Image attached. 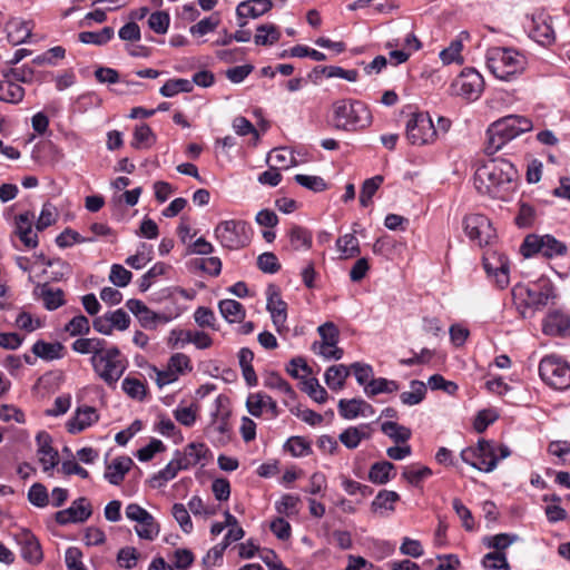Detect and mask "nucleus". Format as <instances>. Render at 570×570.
I'll list each match as a JSON object with an SVG mask.
<instances>
[{"mask_svg": "<svg viewBox=\"0 0 570 570\" xmlns=\"http://www.w3.org/2000/svg\"><path fill=\"white\" fill-rule=\"evenodd\" d=\"M180 470H185L179 458L171 460L163 470L155 474L150 479V483L154 488H160L168 481L173 480Z\"/></svg>", "mask_w": 570, "mask_h": 570, "instance_id": "nucleus-34", "label": "nucleus"}, {"mask_svg": "<svg viewBox=\"0 0 570 570\" xmlns=\"http://www.w3.org/2000/svg\"><path fill=\"white\" fill-rule=\"evenodd\" d=\"M169 367L179 376L193 370L190 358L184 353H175L168 360Z\"/></svg>", "mask_w": 570, "mask_h": 570, "instance_id": "nucleus-63", "label": "nucleus"}, {"mask_svg": "<svg viewBox=\"0 0 570 570\" xmlns=\"http://www.w3.org/2000/svg\"><path fill=\"white\" fill-rule=\"evenodd\" d=\"M484 88V80L481 73L473 68H465L452 82L455 95L469 100H476Z\"/></svg>", "mask_w": 570, "mask_h": 570, "instance_id": "nucleus-12", "label": "nucleus"}, {"mask_svg": "<svg viewBox=\"0 0 570 570\" xmlns=\"http://www.w3.org/2000/svg\"><path fill=\"white\" fill-rule=\"evenodd\" d=\"M92 514V507L85 497L76 499L71 505L60 510L55 514V520L60 525L69 523H81L87 521Z\"/></svg>", "mask_w": 570, "mask_h": 570, "instance_id": "nucleus-14", "label": "nucleus"}, {"mask_svg": "<svg viewBox=\"0 0 570 570\" xmlns=\"http://www.w3.org/2000/svg\"><path fill=\"white\" fill-rule=\"evenodd\" d=\"M395 475V466L389 461L372 464L368 471V480L375 484H385Z\"/></svg>", "mask_w": 570, "mask_h": 570, "instance_id": "nucleus-29", "label": "nucleus"}, {"mask_svg": "<svg viewBox=\"0 0 570 570\" xmlns=\"http://www.w3.org/2000/svg\"><path fill=\"white\" fill-rule=\"evenodd\" d=\"M177 456L179 458L183 468L188 470L197 464L205 466L206 462L212 456V453L205 443L191 442L185 446L183 453L177 452Z\"/></svg>", "mask_w": 570, "mask_h": 570, "instance_id": "nucleus-18", "label": "nucleus"}, {"mask_svg": "<svg viewBox=\"0 0 570 570\" xmlns=\"http://www.w3.org/2000/svg\"><path fill=\"white\" fill-rule=\"evenodd\" d=\"M266 308L271 313L273 324L278 333L286 328L287 304L282 299L279 288L276 285H269L266 291Z\"/></svg>", "mask_w": 570, "mask_h": 570, "instance_id": "nucleus-15", "label": "nucleus"}, {"mask_svg": "<svg viewBox=\"0 0 570 570\" xmlns=\"http://www.w3.org/2000/svg\"><path fill=\"white\" fill-rule=\"evenodd\" d=\"M482 566L491 570H510L507 556L501 551L489 552L483 557Z\"/></svg>", "mask_w": 570, "mask_h": 570, "instance_id": "nucleus-51", "label": "nucleus"}, {"mask_svg": "<svg viewBox=\"0 0 570 570\" xmlns=\"http://www.w3.org/2000/svg\"><path fill=\"white\" fill-rule=\"evenodd\" d=\"M220 22L219 14L214 13L210 17L204 18L196 24L191 26L189 31L194 36H205L214 31Z\"/></svg>", "mask_w": 570, "mask_h": 570, "instance_id": "nucleus-56", "label": "nucleus"}, {"mask_svg": "<svg viewBox=\"0 0 570 570\" xmlns=\"http://www.w3.org/2000/svg\"><path fill=\"white\" fill-rule=\"evenodd\" d=\"M365 393L368 396H375L381 393H393L399 390V384L395 381L387 380L384 377L372 379L368 384L365 385Z\"/></svg>", "mask_w": 570, "mask_h": 570, "instance_id": "nucleus-41", "label": "nucleus"}, {"mask_svg": "<svg viewBox=\"0 0 570 570\" xmlns=\"http://www.w3.org/2000/svg\"><path fill=\"white\" fill-rule=\"evenodd\" d=\"M336 248L340 252L342 259L353 258L360 255V242L353 233L345 234L337 238Z\"/></svg>", "mask_w": 570, "mask_h": 570, "instance_id": "nucleus-30", "label": "nucleus"}, {"mask_svg": "<svg viewBox=\"0 0 570 570\" xmlns=\"http://www.w3.org/2000/svg\"><path fill=\"white\" fill-rule=\"evenodd\" d=\"M294 179L298 185L315 193L323 191L327 188V184L320 176L297 174L295 175Z\"/></svg>", "mask_w": 570, "mask_h": 570, "instance_id": "nucleus-59", "label": "nucleus"}, {"mask_svg": "<svg viewBox=\"0 0 570 570\" xmlns=\"http://www.w3.org/2000/svg\"><path fill=\"white\" fill-rule=\"evenodd\" d=\"M114 29L111 27H105L100 31H83L79 33V40L82 43H91L102 46L107 43L114 37Z\"/></svg>", "mask_w": 570, "mask_h": 570, "instance_id": "nucleus-48", "label": "nucleus"}, {"mask_svg": "<svg viewBox=\"0 0 570 570\" xmlns=\"http://www.w3.org/2000/svg\"><path fill=\"white\" fill-rule=\"evenodd\" d=\"M65 331L71 336L87 335L90 332L89 320L82 314L76 315L65 325Z\"/></svg>", "mask_w": 570, "mask_h": 570, "instance_id": "nucleus-50", "label": "nucleus"}, {"mask_svg": "<svg viewBox=\"0 0 570 570\" xmlns=\"http://www.w3.org/2000/svg\"><path fill=\"white\" fill-rule=\"evenodd\" d=\"M132 460L129 456L116 458L110 464L107 465L105 471V479L114 485H119L126 473L130 470Z\"/></svg>", "mask_w": 570, "mask_h": 570, "instance_id": "nucleus-26", "label": "nucleus"}, {"mask_svg": "<svg viewBox=\"0 0 570 570\" xmlns=\"http://www.w3.org/2000/svg\"><path fill=\"white\" fill-rule=\"evenodd\" d=\"M542 331L550 336L570 335V316L559 311L550 312L543 320Z\"/></svg>", "mask_w": 570, "mask_h": 570, "instance_id": "nucleus-20", "label": "nucleus"}, {"mask_svg": "<svg viewBox=\"0 0 570 570\" xmlns=\"http://www.w3.org/2000/svg\"><path fill=\"white\" fill-rule=\"evenodd\" d=\"M107 345V342L102 338L98 337H91V338H85L80 337L77 338L71 347L75 352L79 354H92V356L98 355L101 350Z\"/></svg>", "mask_w": 570, "mask_h": 570, "instance_id": "nucleus-35", "label": "nucleus"}, {"mask_svg": "<svg viewBox=\"0 0 570 570\" xmlns=\"http://www.w3.org/2000/svg\"><path fill=\"white\" fill-rule=\"evenodd\" d=\"M171 513L181 530L185 533H190L193 530V522L187 508L183 503H175L173 505Z\"/></svg>", "mask_w": 570, "mask_h": 570, "instance_id": "nucleus-62", "label": "nucleus"}, {"mask_svg": "<svg viewBox=\"0 0 570 570\" xmlns=\"http://www.w3.org/2000/svg\"><path fill=\"white\" fill-rule=\"evenodd\" d=\"M139 552L134 547L121 548L117 553V561L121 568L132 569L137 566L139 560Z\"/></svg>", "mask_w": 570, "mask_h": 570, "instance_id": "nucleus-61", "label": "nucleus"}, {"mask_svg": "<svg viewBox=\"0 0 570 570\" xmlns=\"http://www.w3.org/2000/svg\"><path fill=\"white\" fill-rule=\"evenodd\" d=\"M382 183L383 176L381 175L368 178L363 183L360 193V204L362 207H367L371 204L372 197L375 195Z\"/></svg>", "mask_w": 570, "mask_h": 570, "instance_id": "nucleus-47", "label": "nucleus"}, {"mask_svg": "<svg viewBox=\"0 0 570 570\" xmlns=\"http://www.w3.org/2000/svg\"><path fill=\"white\" fill-rule=\"evenodd\" d=\"M517 540V535L508 533H499L492 537L484 538L483 542L488 548L494 549V551L504 552Z\"/></svg>", "mask_w": 570, "mask_h": 570, "instance_id": "nucleus-58", "label": "nucleus"}, {"mask_svg": "<svg viewBox=\"0 0 570 570\" xmlns=\"http://www.w3.org/2000/svg\"><path fill=\"white\" fill-rule=\"evenodd\" d=\"M513 295L522 297L528 307L539 309L548 305L549 301L553 297V288L549 284H546L542 287L518 286L513 289Z\"/></svg>", "mask_w": 570, "mask_h": 570, "instance_id": "nucleus-16", "label": "nucleus"}, {"mask_svg": "<svg viewBox=\"0 0 570 570\" xmlns=\"http://www.w3.org/2000/svg\"><path fill=\"white\" fill-rule=\"evenodd\" d=\"M98 420L99 414L95 407H78L75 415L68 421L67 430L71 434H77L95 424Z\"/></svg>", "mask_w": 570, "mask_h": 570, "instance_id": "nucleus-22", "label": "nucleus"}, {"mask_svg": "<svg viewBox=\"0 0 570 570\" xmlns=\"http://www.w3.org/2000/svg\"><path fill=\"white\" fill-rule=\"evenodd\" d=\"M155 141L156 137L147 124L136 126L131 147L135 149L149 148L155 144Z\"/></svg>", "mask_w": 570, "mask_h": 570, "instance_id": "nucleus-37", "label": "nucleus"}, {"mask_svg": "<svg viewBox=\"0 0 570 570\" xmlns=\"http://www.w3.org/2000/svg\"><path fill=\"white\" fill-rule=\"evenodd\" d=\"M381 431L396 443H405L412 435L409 428L393 421L383 422Z\"/></svg>", "mask_w": 570, "mask_h": 570, "instance_id": "nucleus-38", "label": "nucleus"}, {"mask_svg": "<svg viewBox=\"0 0 570 570\" xmlns=\"http://www.w3.org/2000/svg\"><path fill=\"white\" fill-rule=\"evenodd\" d=\"M532 127L531 119L519 115H509L493 121L485 132L484 153L489 156L494 155L519 135L530 131Z\"/></svg>", "mask_w": 570, "mask_h": 570, "instance_id": "nucleus-2", "label": "nucleus"}, {"mask_svg": "<svg viewBox=\"0 0 570 570\" xmlns=\"http://www.w3.org/2000/svg\"><path fill=\"white\" fill-rule=\"evenodd\" d=\"M484 268L488 274H493L499 287L504 288L509 284V264L502 258L499 259V265L493 266L490 258H484Z\"/></svg>", "mask_w": 570, "mask_h": 570, "instance_id": "nucleus-42", "label": "nucleus"}, {"mask_svg": "<svg viewBox=\"0 0 570 570\" xmlns=\"http://www.w3.org/2000/svg\"><path fill=\"white\" fill-rule=\"evenodd\" d=\"M193 89L194 87L190 80L178 78L167 80L159 89V92L164 97H174L179 92H190Z\"/></svg>", "mask_w": 570, "mask_h": 570, "instance_id": "nucleus-43", "label": "nucleus"}, {"mask_svg": "<svg viewBox=\"0 0 570 570\" xmlns=\"http://www.w3.org/2000/svg\"><path fill=\"white\" fill-rule=\"evenodd\" d=\"M169 22V14L165 11L153 12L148 18L149 28L158 35H164L167 32Z\"/></svg>", "mask_w": 570, "mask_h": 570, "instance_id": "nucleus-60", "label": "nucleus"}, {"mask_svg": "<svg viewBox=\"0 0 570 570\" xmlns=\"http://www.w3.org/2000/svg\"><path fill=\"white\" fill-rule=\"evenodd\" d=\"M366 411L373 413L371 404L361 399H342L338 401V413L346 420H353L360 415H366Z\"/></svg>", "mask_w": 570, "mask_h": 570, "instance_id": "nucleus-25", "label": "nucleus"}, {"mask_svg": "<svg viewBox=\"0 0 570 570\" xmlns=\"http://www.w3.org/2000/svg\"><path fill=\"white\" fill-rule=\"evenodd\" d=\"M281 38V31L275 24L265 23L259 24L256 29L254 41L257 46H271L277 42Z\"/></svg>", "mask_w": 570, "mask_h": 570, "instance_id": "nucleus-36", "label": "nucleus"}, {"mask_svg": "<svg viewBox=\"0 0 570 570\" xmlns=\"http://www.w3.org/2000/svg\"><path fill=\"white\" fill-rule=\"evenodd\" d=\"M527 28L530 37L542 46H550L556 40V33L551 24V17L544 11H538L527 16Z\"/></svg>", "mask_w": 570, "mask_h": 570, "instance_id": "nucleus-13", "label": "nucleus"}, {"mask_svg": "<svg viewBox=\"0 0 570 570\" xmlns=\"http://www.w3.org/2000/svg\"><path fill=\"white\" fill-rule=\"evenodd\" d=\"M285 450L288 451L293 456H304L311 453V444L302 436L289 438L285 445Z\"/></svg>", "mask_w": 570, "mask_h": 570, "instance_id": "nucleus-55", "label": "nucleus"}, {"mask_svg": "<svg viewBox=\"0 0 570 570\" xmlns=\"http://www.w3.org/2000/svg\"><path fill=\"white\" fill-rule=\"evenodd\" d=\"M63 291L52 289L47 284L40 286V296L43 305L49 311H55L65 304Z\"/></svg>", "mask_w": 570, "mask_h": 570, "instance_id": "nucleus-40", "label": "nucleus"}, {"mask_svg": "<svg viewBox=\"0 0 570 570\" xmlns=\"http://www.w3.org/2000/svg\"><path fill=\"white\" fill-rule=\"evenodd\" d=\"M246 406L248 412L255 417L262 416L264 410L268 411L272 414V417H277L279 415V409L276 401L263 392L250 393L247 397Z\"/></svg>", "mask_w": 570, "mask_h": 570, "instance_id": "nucleus-19", "label": "nucleus"}, {"mask_svg": "<svg viewBox=\"0 0 570 570\" xmlns=\"http://www.w3.org/2000/svg\"><path fill=\"white\" fill-rule=\"evenodd\" d=\"M36 441L39 461L43 466V471H49L58 465V452L51 446V436L47 432L41 431L37 434Z\"/></svg>", "mask_w": 570, "mask_h": 570, "instance_id": "nucleus-21", "label": "nucleus"}, {"mask_svg": "<svg viewBox=\"0 0 570 570\" xmlns=\"http://www.w3.org/2000/svg\"><path fill=\"white\" fill-rule=\"evenodd\" d=\"M257 267L266 274H275L281 271L277 256L272 252H265L257 257Z\"/></svg>", "mask_w": 570, "mask_h": 570, "instance_id": "nucleus-57", "label": "nucleus"}, {"mask_svg": "<svg viewBox=\"0 0 570 570\" xmlns=\"http://www.w3.org/2000/svg\"><path fill=\"white\" fill-rule=\"evenodd\" d=\"M426 394V386L423 382L413 380L411 382V391L400 394V399L405 405H416L421 403Z\"/></svg>", "mask_w": 570, "mask_h": 570, "instance_id": "nucleus-44", "label": "nucleus"}, {"mask_svg": "<svg viewBox=\"0 0 570 570\" xmlns=\"http://www.w3.org/2000/svg\"><path fill=\"white\" fill-rule=\"evenodd\" d=\"M94 240H95L94 237H89V238L82 237L78 232L70 229V228H66L56 238L57 245L61 248L70 247L73 244L94 242Z\"/></svg>", "mask_w": 570, "mask_h": 570, "instance_id": "nucleus-53", "label": "nucleus"}, {"mask_svg": "<svg viewBox=\"0 0 570 570\" xmlns=\"http://www.w3.org/2000/svg\"><path fill=\"white\" fill-rule=\"evenodd\" d=\"M121 386L122 391L131 399L142 400L146 395V386L138 379L127 376Z\"/></svg>", "mask_w": 570, "mask_h": 570, "instance_id": "nucleus-54", "label": "nucleus"}, {"mask_svg": "<svg viewBox=\"0 0 570 570\" xmlns=\"http://www.w3.org/2000/svg\"><path fill=\"white\" fill-rule=\"evenodd\" d=\"M272 8L273 2L271 0H246L237 6L236 16L238 20L256 19L268 12Z\"/></svg>", "mask_w": 570, "mask_h": 570, "instance_id": "nucleus-24", "label": "nucleus"}, {"mask_svg": "<svg viewBox=\"0 0 570 570\" xmlns=\"http://www.w3.org/2000/svg\"><path fill=\"white\" fill-rule=\"evenodd\" d=\"M462 225L465 235L479 246L491 244L497 236L492 223L482 214H469L464 216Z\"/></svg>", "mask_w": 570, "mask_h": 570, "instance_id": "nucleus-11", "label": "nucleus"}, {"mask_svg": "<svg viewBox=\"0 0 570 570\" xmlns=\"http://www.w3.org/2000/svg\"><path fill=\"white\" fill-rule=\"evenodd\" d=\"M253 230L246 220L243 219H225L219 222L215 229V239L225 249L238 250L252 240Z\"/></svg>", "mask_w": 570, "mask_h": 570, "instance_id": "nucleus-7", "label": "nucleus"}, {"mask_svg": "<svg viewBox=\"0 0 570 570\" xmlns=\"http://www.w3.org/2000/svg\"><path fill=\"white\" fill-rule=\"evenodd\" d=\"M264 386L271 390H276L287 395L289 399H294L296 395L291 384L276 372H272L265 377Z\"/></svg>", "mask_w": 570, "mask_h": 570, "instance_id": "nucleus-46", "label": "nucleus"}, {"mask_svg": "<svg viewBox=\"0 0 570 570\" xmlns=\"http://www.w3.org/2000/svg\"><path fill=\"white\" fill-rule=\"evenodd\" d=\"M539 374L543 382L556 390L570 387V365L559 356L543 357L539 364Z\"/></svg>", "mask_w": 570, "mask_h": 570, "instance_id": "nucleus-9", "label": "nucleus"}, {"mask_svg": "<svg viewBox=\"0 0 570 570\" xmlns=\"http://www.w3.org/2000/svg\"><path fill=\"white\" fill-rule=\"evenodd\" d=\"M520 252L524 257H531L537 254H541L544 257L551 258L554 256L564 255L567 246L562 242L558 240L551 235H528L521 247Z\"/></svg>", "mask_w": 570, "mask_h": 570, "instance_id": "nucleus-10", "label": "nucleus"}, {"mask_svg": "<svg viewBox=\"0 0 570 570\" xmlns=\"http://www.w3.org/2000/svg\"><path fill=\"white\" fill-rule=\"evenodd\" d=\"M528 60L524 55L503 47H493L487 51V66L500 80H511L525 70Z\"/></svg>", "mask_w": 570, "mask_h": 570, "instance_id": "nucleus-3", "label": "nucleus"}, {"mask_svg": "<svg viewBox=\"0 0 570 570\" xmlns=\"http://www.w3.org/2000/svg\"><path fill=\"white\" fill-rule=\"evenodd\" d=\"M7 39L12 46L27 42L32 36L33 24L19 18H12L7 23Z\"/></svg>", "mask_w": 570, "mask_h": 570, "instance_id": "nucleus-23", "label": "nucleus"}, {"mask_svg": "<svg viewBox=\"0 0 570 570\" xmlns=\"http://www.w3.org/2000/svg\"><path fill=\"white\" fill-rule=\"evenodd\" d=\"M16 540L21 547V557L24 561L37 564L43 559L41 546L36 535L28 529H22L16 534Z\"/></svg>", "mask_w": 570, "mask_h": 570, "instance_id": "nucleus-17", "label": "nucleus"}, {"mask_svg": "<svg viewBox=\"0 0 570 570\" xmlns=\"http://www.w3.org/2000/svg\"><path fill=\"white\" fill-rule=\"evenodd\" d=\"M335 128L355 131L367 127L372 116L366 105L360 100L340 99L333 104Z\"/></svg>", "mask_w": 570, "mask_h": 570, "instance_id": "nucleus-5", "label": "nucleus"}, {"mask_svg": "<svg viewBox=\"0 0 570 570\" xmlns=\"http://www.w3.org/2000/svg\"><path fill=\"white\" fill-rule=\"evenodd\" d=\"M63 345L59 342L48 343L37 341L32 346V353L42 360L52 361L62 357Z\"/></svg>", "mask_w": 570, "mask_h": 570, "instance_id": "nucleus-33", "label": "nucleus"}, {"mask_svg": "<svg viewBox=\"0 0 570 570\" xmlns=\"http://www.w3.org/2000/svg\"><path fill=\"white\" fill-rule=\"evenodd\" d=\"M405 137L413 146L432 145L438 139V130L428 112H413L406 121Z\"/></svg>", "mask_w": 570, "mask_h": 570, "instance_id": "nucleus-8", "label": "nucleus"}, {"mask_svg": "<svg viewBox=\"0 0 570 570\" xmlns=\"http://www.w3.org/2000/svg\"><path fill=\"white\" fill-rule=\"evenodd\" d=\"M218 308L228 323H240L246 316L245 307L235 299H222Z\"/></svg>", "mask_w": 570, "mask_h": 570, "instance_id": "nucleus-28", "label": "nucleus"}, {"mask_svg": "<svg viewBox=\"0 0 570 570\" xmlns=\"http://www.w3.org/2000/svg\"><path fill=\"white\" fill-rule=\"evenodd\" d=\"M90 363L95 373L110 387L116 386L128 366L127 358L117 346H105L98 355L91 356Z\"/></svg>", "mask_w": 570, "mask_h": 570, "instance_id": "nucleus-6", "label": "nucleus"}, {"mask_svg": "<svg viewBox=\"0 0 570 570\" xmlns=\"http://www.w3.org/2000/svg\"><path fill=\"white\" fill-rule=\"evenodd\" d=\"M24 97V89L4 75L0 81V100L9 104H19Z\"/></svg>", "mask_w": 570, "mask_h": 570, "instance_id": "nucleus-27", "label": "nucleus"}, {"mask_svg": "<svg viewBox=\"0 0 570 570\" xmlns=\"http://www.w3.org/2000/svg\"><path fill=\"white\" fill-rule=\"evenodd\" d=\"M140 539L153 541L159 533V524L150 514L148 520H144L135 528Z\"/></svg>", "mask_w": 570, "mask_h": 570, "instance_id": "nucleus-52", "label": "nucleus"}, {"mask_svg": "<svg viewBox=\"0 0 570 570\" xmlns=\"http://www.w3.org/2000/svg\"><path fill=\"white\" fill-rule=\"evenodd\" d=\"M517 169L510 161L501 158L490 159L481 165L474 175V186L482 195L504 198L512 189Z\"/></svg>", "mask_w": 570, "mask_h": 570, "instance_id": "nucleus-1", "label": "nucleus"}, {"mask_svg": "<svg viewBox=\"0 0 570 570\" xmlns=\"http://www.w3.org/2000/svg\"><path fill=\"white\" fill-rule=\"evenodd\" d=\"M511 454L504 444L494 441L480 440L476 446L466 448L461 452V459L482 472H491L497 468L499 460Z\"/></svg>", "mask_w": 570, "mask_h": 570, "instance_id": "nucleus-4", "label": "nucleus"}, {"mask_svg": "<svg viewBox=\"0 0 570 570\" xmlns=\"http://www.w3.org/2000/svg\"><path fill=\"white\" fill-rule=\"evenodd\" d=\"M287 236L289 238V244L292 249H309L312 247V233L302 226L294 225L289 228Z\"/></svg>", "mask_w": 570, "mask_h": 570, "instance_id": "nucleus-31", "label": "nucleus"}, {"mask_svg": "<svg viewBox=\"0 0 570 570\" xmlns=\"http://www.w3.org/2000/svg\"><path fill=\"white\" fill-rule=\"evenodd\" d=\"M400 500V495L395 491L381 490L372 502V509L387 510L393 512L395 510L394 504Z\"/></svg>", "mask_w": 570, "mask_h": 570, "instance_id": "nucleus-45", "label": "nucleus"}, {"mask_svg": "<svg viewBox=\"0 0 570 570\" xmlns=\"http://www.w3.org/2000/svg\"><path fill=\"white\" fill-rule=\"evenodd\" d=\"M548 452L558 456L563 464H570V441H552L548 445Z\"/></svg>", "mask_w": 570, "mask_h": 570, "instance_id": "nucleus-64", "label": "nucleus"}, {"mask_svg": "<svg viewBox=\"0 0 570 570\" xmlns=\"http://www.w3.org/2000/svg\"><path fill=\"white\" fill-rule=\"evenodd\" d=\"M432 475V470L429 466L412 464L406 466L402 476L413 487H421L422 482Z\"/></svg>", "mask_w": 570, "mask_h": 570, "instance_id": "nucleus-39", "label": "nucleus"}, {"mask_svg": "<svg viewBox=\"0 0 570 570\" xmlns=\"http://www.w3.org/2000/svg\"><path fill=\"white\" fill-rule=\"evenodd\" d=\"M350 375V367L338 364L330 366L325 372V382L333 391L344 387L345 381Z\"/></svg>", "mask_w": 570, "mask_h": 570, "instance_id": "nucleus-32", "label": "nucleus"}, {"mask_svg": "<svg viewBox=\"0 0 570 570\" xmlns=\"http://www.w3.org/2000/svg\"><path fill=\"white\" fill-rule=\"evenodd\" d=\"M302 390L308 394L311 399L315 402L322 404L327 401L328 394L327 391L320 385L318 380L316 377H309L302 382Z\"/></svg>", "mask_w": 570, "mask_h": 570, "instance_id": "nucleus-49", "label": "nucleus"}]
</instances>
